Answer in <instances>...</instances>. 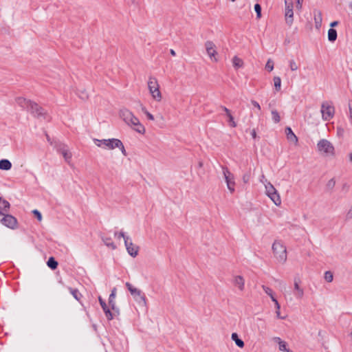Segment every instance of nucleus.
<instances>
[{
    "instance_id": "1",
    "label": "nucleus",
    "mask_w": 352,
    "mask_h": 352,
    "mask_svg": "<svg viewBox=\"0 0 352 352\" xmlns=\"http://www.w3.org/2000/svg\"><path fill=\"white\" fill-rule=\"evenodd\" d=\"M120 116L124 122L130 126L136 132L144 134L146 131L145 127L140 123L139 119L134 114L126 108L120 110Z\"/></svg>"
},
{
    "instance_id": "2",
    "label": "nucleus",
    "mask_w": 352,
    "mask_h": 352,
    "mask_svg": "<svg viewBox=\"0 0 352 352\" xmlns=\"http://www.w3.org/2000/svg\"><path fill=\"white\" fill-rule=\"evenodd\" d=\"M272 250L278 262L284 263L287 261L286 247L280 241H275L274 242Z\"/></svg>"
},
{
    "instance_id": "3",
    "label": "nucleus",
    "mask_w": 352,
    "mask_h": 352,
    "mask_svg": "<svg viewBox=\"0 0 352 352\" xmlns=\"http://www.w3.org/2000/svg\"><path fill=\"white\" fill-rule=\"evenodd\" d=\"M265 188L267 197L270 198L276 206H279L281 204V199L274 186L270 182H267L265 184Z\"/></svg>"
},
{
    "instance_id": "4",
    "label": "nucleus",
    "mask_w": 352,
    "mask_h": 352,
    "mask_svg": "<svg viewBox=\"0 0 352 352\" xmlns=\"http://www.w3.org/2000/svg\"><path fill=\"white\" fill-rule=\"evenodd\" d=\"M321 113L322 119L325 121L330 120L334 116L335 108L329 102H324L321 105Z\"/></svg>"
},
{
    "instance_id": "5",
    "label": "nucleus",
    "mask_w": 352,
    "mask_h": 352,
    "mask_svg": "<svg viewBox=\"0 0 352 352\" xmlns=\"http://www.w3.org/2000/svg\"><path fill=\"white\" fill-rule=\"evenodd\" d=\"M318 151L326 155H333L334 147L333 144L326 139L320 140L317 144Z\"/></svg>"
},
{
    "instance_id": "6",
    "label": "nucleus",
    "mask_w": 352,
    "mask_h": 352,
    "mask_svg": "<svg viewBox=\"0 0 352 352\" xmlns=\"http://www.w3.org/2000/svg\"><path fill=\"white\" fill-rule=\"evenodd\" d=\"M34 117L38 118V119H43L47 120L48 118V116L47 114V112L38 106V104L35 102H32L31 104L30 109L28 110Z\"/></svg>"
},
{
    "instance_id": "7",
    "label": "nucleus",
    "mask_w": 352,
    "mask_h": 352,
    "mask_svg": "<svg viewBox=\"0 0 352 352\" xmlns=\"http://www.w3.org/2000/svg\"><path fill=\"white\" fill-rule=\"evenodd\" d=\"M223 174L227 184V187L231 193L234 192V177L233 174L229 170L227 167L222 166Z\"/></svg>"
},
{
    "instance_id": "8",
    "label": "nucleus",
    "mask_w": 352,
    "mask_h": 352,
    "mask_svg": "<svg viewBox=\"0 0 352 352\" xmlns=\"http://www.w3.org/2000/svg\"><path fill=\"white\" fill-rule=\"evenodd\" d=\"M285 21L287 25L291 26L294 21V11H293V3L292 1H285Z\"/></svg>"
},
{
    "instance_id": "9",
    "label": "nucleus",
    "mask_w": 352,
    "mask_h": 352,
    "mask_svg": "<svg viewBox=\"0 0 352 352\" xmlns=\"http://www.w3.org/2000/svg\"><path fill=\"white\" fill-rule=\"evenodd\" d=\"M126 287L130 292L131 294L133 296L135 300H139L138 298L136 297V294H138V297L142 301V303L144 305H146V296L142 292L141 290L134 287L130 283L126 282Z\"/></svg>"
},
{
    "instance_id": "10",
    "label": "nucleus",
    "mask_w": 352,
    "mask_h": 352,
    "mask_svg": "<svg viewBox=\"0 0 352 352\" xmlns=\"http://www.w3.org/2000/svg\"><path fill=\"white\" fill-rule=\"evenodd\" d=\"M124 245L127 252L133 257H135L138 254V247L135 245L130 238L125 239Z\"/></svg>"
},
{
    "instance_id": "11",
    "label": "nucleus",
    "mask_w": 352,
    "mask_h": 352,
    "mask_svg": "<svg viewBox=\"0 0 352 352\" xmlns=\"http://www.w3.org/2000/svg\"><path fill=\"white\" fill-rule=\"evenodd\" d=\"M1 223L10 228H14L16 226V219L11 214H5L1 219Z\"/></svg>"
},
{
    "instance_id": "12",
    "label": "nucleus",
    "mask_w": 352,
    "mask_h": 352,
    "mask_svg": "<svg viewBox=\"0 0 352 352\" xmlns=\"http://www.w3.org/2000/svg\"><path fill=\"white\" fill-rule=\"evenodd\" d=\"M206 50L208 55L211 59H213L214 61L217 62V58H216V55L217 52L215 49V45L212 41H208L205 43Z\"/></svg>"
},
{
    "instance_id": "13",
    "label": "nucleus",
    "mask_w": 352,
    "mask_h": 352,
    "mask_svg": "<svg viewBox=\"0 0 352 352\" xmlns=\"http://www.w3.org/2000/svg\"><path fill=\"white\" fill-rule=\"evenodd\" d=\"M116 288L114 287L111 290V293L109 297V305L111 307V309L116 313L119 314V309L116 305Z\"/></svg>"
},
{
    "instance_id": "14",
    "label": "nucleus",
    "mask_w": 352,
    "mask_h": 352,
    "mask_svg": "<svg viewBox=\"0 0 352 352\" xmlns=\"http://www.w3.org/2000/svg\"><path fill=\"white\" fill-rule=\"evenodd\" d=\"M57 151L58 153L62 154L67 162H69L72 157V153L69 152L67 147L65 144H60L57 147Z\"/></svg>"
},
{
    "instance_id": "15",
    "label": "nucleus",
    "mask_w": 352,
    "mask_h": 352,
    "mask_svg": "<svg viewBox=\"0 0 352 352\" xmlns=\"http://www.w3.org/2000/svg\"><path fill=\"white\" fill-rule=\"evenodd\" d=\"M300 283L299 278H294V295L296 298L300 299L303 297L304 295V290L302 288H301L299 285Z\"/></svg>"
},
{
    "instance_id": "16",
    "label": "nucleus",
    "mask_w": 352,
    "mask_h": 352,
    "mask_svg": "<svg viewBox=\"0 0 352 352\" xmlns=\"http://www.w3.org/2000/svg\"><path fill=\"white\" fill-rule=\"evenodd\" d=\"M98 301L100 302V305H101L103 311L104 312L105 316L108 320H111L113 318V315L110 311L109 308L107 307L106 302L103 299L99 296L98 297Z\"/></svg>"
},
{
    "instance_id": "17",
    "label": "nucleus",
    "mask_w": 352,
    "mask_h": 352,
    "mask_svg": "<svg viewBox=\"0 0 352 352\" xmlns=\"http://www.w3.org/2000/svg\"><path fill=\"white\" fill-rule=\"evenodd\" d=\"M314 12V23L315 27L317 29L320 28L322 25V12L319 10L315 9L313 11Z\"/></svg>"
},
{
    "instance_id": "18",
    "label": "nucleus",
    "mask_w": 352,
    "mask_h": 352,
    "mask_svg": "<svg viewBox=\"0 0 352 352\" xmlns=\"http://www.w3.org/2000/svg\"><path fill=\"white\" fill-rule=\"evenodd\" d=\"M16 103L23 109H26L28 111L30 109V107L33 102L31 100H28L24 98L19 97L16 99Z\"/></svg>"
},
{
    "instance_id": "19",
    "label": "nucleus",
    "mask_w": 352,
    "mask_h": 352,
    "mask_svg": "<svg viewBox=\"0 0 352 352\" xmlns=\"http://www.w3.org/2000/svg\"><path fill=\"white\" fill-rule=\"evenodd\" d=\"M233 283L236 287H238V288L243 291L244 289V285H245V280L243 276H236L234 278Z\"/></svg>"
},
{
    "instance_id": "20",
    "label": "nucleus",
    "mask_w": 352,
    "mask_h": 352,
    "mask_svg": "<svg viewBox=\"0 0 352 352\" xmlns=\"http://www.w3.org/2000/svg\"><path fill=\"white\" fill-rule=\"evenodd\" d=\"M285 133L287 135V138L289 141L294 142L295 144H297L298 142V138L296 135L293 133L292 129L289 126L285 128Z\"/></svg>"
},
{
    "instance_id": "21",
    "label": "nucleus",
    "mask_w": 352,
    "mask_h": 352,
    "mask_svg": "<svg viewBox=\"0 0 352 352\" xmlns=\"http://www.w3.org/2000/svg\"><path fill=\"white\" fill-rule=\"evenodd\" d=\"M148 88L149 91L155 89V88H160L157 80L155 77L150 76L148 81Z\"/></svg>"
},
{
    "instance_id": "22",
    "label": "nucleus",
    "mask_w": 352,
    "mask_h": 352,
    "mask_svg": "<svg viewBox=\"0 0 352 352\" xmlns=\"http://www.w3.org/2000/svg\"><path fill=\"white\" fill-rule=\"evenodd\" d=\"M116 140H119L118 139L112 138V139H108V140H102V144H104L105 146L108 147L109 149H113L116 148L114 144H116Z\"/></svg>"
},
{
    "instance_id": "23",
    "label": "nucleus",
    "mask_w": 352,
    "mask_h": 352,
    "mask_svg": "<svg viewBox=\"0 0 352 352\" xmlns=\"http://www.w3.org/2000/svg\"><path fill=\"white\" fill-rule=\"evenodd\" d=\"M12 168V163L6 159L0 160V169L3 170H8Z\"/></svg>"
},
{
    "instance_id": "24",
    "label": "nucleus",
    "mask_w": 352,
    "mask_h": 352,
    "mask_svg": "<svg viewBox=\"0 0 352 352\" xmlns=\"http://www.w3.org/2000/svg\"><path fill=\"white\" fill-rule=\"evenodd\" d=\"M231 338L239 348H243L244 346V342L239 338L236 333H232Z\"/></svg>"
},
{
    "instance_id": "25",
    "label": "nucleus",
    "mask_w": 352,
    "mask_h": 352,
    "mask_svg": "<svg viewBox=\"0 0 352 352\" xmlns=\"http://www.w3.org/2000/svg\"><path fill=\"white\" fill-rule=\"evenodd\" d=\"M68 289L71 294L73 296V297L78 301H80L81 298L82 297V295L80 294V292L77 289H74L72 287H69Z\"/></svg>"
},
{
    "instance_id": "26",
    "label": "nucleus",
    "mask_w": 352,
    "mask_h": 352,
    "mask_svg": "<svg viewBox=\"0 0 352 352\" xmlns=\"http://www.w3.org/2000/svg\"><path fill=\"white\" fill-rule=\"evenodd\" d=\"M150 93L153 98L156 101H160L162 100V94L160 88H155V89L151 91Z\"/></svg>"
},
{
    "instance_id": "27",
    "label": "nucleus",
    "mask_w": 352,
    "mask_h": 352,
    "mask_svg": "<svg viewBox=\"0 0 352 352\" xmlns=\"http://www.w3.org/2000/svg\"><path fill=\"white\" fill-rule=\"evenodd\" d=\"M337 38V31L333 28L328 30V39L330 42H334Z\"/></svg>"
},
{
    "instance_id": "28",
    "label": "nucleus",
    "mask_w": 352,
    "mask_h": 352,
    "mask_svg": "<svg viewBox=\"0 0 352 352\" xmlns=\"http://www.w3.org/2000/svg\"><path fill=\"white\" fill-rule=\"evenodd\" d=\"M232 64H233V66L234 67V68L239 69V68L243 67V62L241 58L235 56L232 58Z\"/></svg>"
},
{
    "instance_id": "29",
    "label": "nucleus",
    "mask_w": 352,
    "mask_h": 352,
    "mask_svg": "<svg viewBox=\"0 0 352 352\" xmlns=\"http://www.w3.org/2000/svg\"><path fill=\"white\" fill-rule=\"evenodd\" d=\"M47 265L52 270H55L57 268L58 264L54 257H50L47 262Z\"/></svg>"
},
{
    "instance_id": "30",
    "label": "nucleus",
    "mask_w": 352,
    "mask_h": 352,
    "mask_svg": "<svg viewBox=\"0 0 352 352\" xmlns=\"http://www.w3.org/2000/svg\"><path fill=\"white\" fill-rule=\"evenodd\" d=\"M102 241L107 247L111 248L112 250H115L116 248V245L113 242H112L111 238L105 237L102 239Z\"/></svg>"
},
{
    "instance_id": "31",
    "label": "nucleus",
    "mask_w": 352,
    "mask_h": 352,
    "mask_svg": "<svg viewBox=\"0 0 352 352\" xmlns=\"http://www.w3.org/2000/svg\"><path fill=\"white\" fill-rule=\"evenodd\" d=\"M274 83L276 91H278L280 90L281 88V79L278 76L274 77Z\"/></svg>"
},
{
    "instance_id": "32",
    "label": "nucleus",
    "mask_w": 352,
    "mask_h": 352,
    "mask_svg": "<svg viewBox=\"0 0 352 352\" xmlns=\"http://www.w3.org/2000/svg\"><path fill=\"white\" fill-rule=\"evenodd\" d=\"M115 142H116V144H114V146H116V148H119L121 150L122 153L124 156H126V150L124 148V146L122 142L120 140H116Z\"/></svg>"
},
{
    "instance_id": "33",
    "label": "nucleus",
    "mask_w": 352,
    "mask_h": 352,
    "mask_svg": "<svg viewBox=\"0 0 352 352\" xmlns=\"http://www.w3.org/2000/svg\"><path fill=\"white\" fill-rule=\"evenodd\" d=\"M272 120L275 123H278L280 120V117L278 112L276 110L272 111Z\"/></svg>"
},
{
    "instance_id": "34",
    "label": "nucleus",
    "mask_w": 352,
    "mask_h": 352,
    "mask_svg": "<svg viewBox=\"0 0 352 352\" xmlns=\"http://www.w3.org/2000/svg\"><path fill=\"white\" fill-rule=\"evenodd\" d=\"M141 109H142V112L146 116V117L148 120H154V116L151 113H149L147 111V109H146V107L144 106H143L142 104H141Z\"/></svg>"
},
{
    "instance_id": "35",
    "label": "nucleus",
    "mask_w": 352,
    "mask_h": 352,
    "mask_svg": "<svg viewBox=\"0 0 352 352\" xmlns=\"http://www.w3.org/2000/svg\"><path fill=\"white\" fill-rule=\"evenodd\" d=\"M262 288L264 290V292H265V294H267L271 298L272 300V298H275L274 296L273 291L271 288H270L265 285H262Z\"/></svg>"
},
{
    "instance_id": "36",
    "label": "nucleus",
    "mask_w": 352,
    "mask_h": 352,
    "mask_svg": "<svg viewBox=\"0 0 352 352\" xmlns=\"http://www.w3.org/2000/svg\"><path fill=\"white\" fill-rule=\"evenodd\" d=\"M335 185H336V181H335L334 178H332L328 181V182L326 185V188L328 190H332L333 189V188L335 187Z\"/></svg>"
},
{
    "instance_id": "37",
    "label": "nucleus",
    "mask_w": 352,
    "mask_h": 352,
    "mask_svg": "<svg viewBox=\"0 0 352 352\" xmlns=\"http://www.w3.org/2000/svg\"><path fill=\"white\" fill-rule=\"evenodd\" d=\"M1 202H2V206H3V208H1L2 210V211H3L5 212H8L10 207V203L6 200H2V199H1Z\"/></svg>"
},
{
    "instance_id": "38",
    "label": "nucleus",
    "mask_w": 352,
    "mask_h": 352,
    "mask_svg": "<svg viewBox=\"0 0 352 352\" xmlns=\"http://www.w3.org/2000/svg\"><path fill=\"white\" fill-rule=\"evenodd\" d=\"M254 10L256 13V18L260 19L261 17V6L258 3L254 5Z\"/></svg>"
},
{
    "instance_id": "39",
    "label": "nucleus",
    "mask_w": 352,
    "mask_h": 352,
    "mask_svg": "<svg viewBox=\"0 0 352 352\" xmlns=\"http://www.w3.org/2000/svg\"><path fill=\"white\" fill-rule=\"evenodd\" d=\"M278 345H279V350L280 351H285V352H292L291 350H289V349L287 348V343H286V342L283 341Z\"/></svg>"
},
{
    "instance_id": "40",
    "label": "nucleus",
    "mask_w": 352,
    "mask_h": 352,
    "mask_svg": "<svg viewBox=\"0 0 352 352\" xmlns=\"http://www.w3.org/2000/svg\"><path fill=\"white\" fill-rule=\"evenodd\" d=\"M324 279L328 282V283H331L332 282L333 279V274L329 272V271H327L324 273Z\"/></svg>"
},
{
    "instance_id": "41",
    "label": "nucleus",
    "mask_w": 352,
    "mask_h": 352,
    "mask_svg": "<svg viewBox=\"0 0 352 352\" xmlns=\"http://www.w3.org/2000/svg\"><path fill=\"white\" fill-rule=\"evenodd\" d=\"M114 236H115L116 237H117L118 239H120V238H123L124 241H125V239H126V238H130L129 236L126 235V234H124V232H122V231H121V232H116L114 233Z\"/></svg>"
},
{
    "instance_id": "42",
    "label": "nucleus",
    "mask_w": 352,
    "mask_h": 352,
    "mask_svg": "<svg viewBox=\"0 0 352 352\" xmlns=\"http://www.w3.org/2000/svg\"><path fill=\"white\" fill-rule=\"evenodd\" d=\"M227 116L228 118V122H229L230 126H232V127H236V124L234 122V117L232 116V114L230 113Z\"/></svg>"
},
{
    "instance_id": "43",
    "label": "nucleus",
    "mask_w": 352,
    "mask_h": 352,
    "mask_svg": "<svg viewBox=\"0 0 352 352\" xmlns=\"http://www.w3.org/2000/svg\"><path fill=\"white\" fill-rule=\"evenodd\" d=\"M265 68L269 72H271L274 69V63L271 59H269L265 65Z\"/></svg>"
},
{
    "instance_id": "44",
    "label": "nucleus",
    "mask_w": 352,
    "mask_h": 352,
    "mask_svg": "<svg viewBox=\"0 0 352 352\" xmlns=\"http://www.w3.org/2000/svg\"><path fill=\"white\" fill-rule=\"evenodd\" d=\"M289 68L292 71H296L298 69V65L294 60L289 61Z\"/></svg>"
},
{
    "instance_id": "45",
    "label": "nucleus",
    "mask_w": 352,
    "mask_h": 352,
    "mask_svg": "<svg viewBox=\"0 0 352 352\" xmlns=\"http://www.w3.org/2000/svg\"><path fill=\"white\" fill-rule=\"evenodd\" d=\"M32 212L39 221L42 220V214L38 210H34Z\"/></svg>"
},
{
    "instance_id": "46",
    "label": "nucleus",
    "mask_w": 352,
    "mask_h": 352,
    "mask_svg": "<svg viewBox=\"0 0 352 352\" xmlns=\"http://www.w3.org/2000/svg\"><path fill=\"white\" fill-rule=\"evenodd\" d=\"M272 301L275 304V307H276V310H280V304L278 303V300L276 299V298H272Z\"/></svg>"
},
{
    "instance_id": "47",
    "label": "nucleus",
    "mask_w": 352,
    "mask_h": 352,
    "mask_svg": "<svg viewBox=\"0 0 352 352\" xmlns=\"http://www.w3.org/2000/svg\"><path fill=\"white\" fill-rule=\"evenodd\" d=\"M296 8L300 10L302 8V3L303 0H296Z\"/></svg>"
},
{
    "instance_id": "48",
    "label": "nucleus",
    "mask_w": 352,
    "mask_h": 352,
    "mask_svg": "<svg viewBox=\"0 0 352 352\" xmlns=\"http://www.w3.org/2000/svg\"><path fill=\"white\" fill-rule=\"evenodd\" d=\"M250 175L249 174H245L243 176V181L244 183H248L250 180Z\"/></svg>"
},
{
    "instance_id": "49",
    "label": "nucleus",
    "mask_w": 352,
    "mask_h": 352,
    "mask_svg": "<svg viewBox=\"0 0 352 352\" xmlns=\"http://www.w3.org/2000/svg\"><path fill=\"white\" fill-rule=\"evenodd\" d=\"M251 102L254 107L257 108L258 110H261V106L256 101L252 100Z\"/></svg>"
},
{
    "instance_id": "50",
    "label": "nucleus",
    "mask_w": 352,
    "mask_h": 352,
    "mask_svg": "<svg viewBox=\"0 0 352 352\" xmlns=\"http://www.w3.org/2000/svg\"><path fill=\"white\" fill-rule=\"evenodd\" d=\"M220 108L226 113V116L231 113L230 111L227 107L224 106H221Z\"/></svg>"
},
{
    "instance_id": "51",
    "label": "nucleus",
    "mask_w": 352,
    "mask_h": 352,
    "mask_svg": "<svg viewBox=\"0 0 352 352\" xmlns=\"http://www.w3.org/2000/svg\"><path fill=\"white\" fill-rule=\"evenodd\" d=\"M260 182H262L263 184H264V185L265 184H267V182H269L267 179L265 178V175H262L260 177Z\"/></svg>"
},
{
    "instance_id": "52",
    "label": "nucleus",
    "mask_w": 352,
    "mask_h": 352,
    "mask_svg": "<svg viewBox=\"0 0 352 352\" xmlns=\"http://www.w3.org/2000/svg\"><path fill=\"white\" fill-rule=\"evenodd\" d=\"M273 340L278 344L283 342V340L279 337L273 338Z\"/></svg>"
},
{
    "instance_id": "53",
    "label": "nucleus",
    "mask_w": 352,
    "mask_h": 352,
    "mask_svg": "<svg viewBox=\"0 0 352 352\" xmlns=\"http://www.w3.org/2000/svg\"><path fill=\"white\" fill-rule=\"evenodd\" d=\"M94 142L98 146H101L102 144V141L98 139H94Z\"/></svg>"
},
{
    "instance_id": "54",
    "label": "nucleus",
    "mask_w": 352,
    "mask_h": 352,
    "mask_svg": "<svg viewBox=\"0 0 352 352\" xmlns=\"http://www.w3.org/2000/svg\"><path fill=\"white\" fill-rule=\"evenodd\" d=\"M276 317L278 318H279V319H284L285 318L284 317L280 316V310H276Z\"/></svg>"
},
{
    "instance_id": "55",
    "label": "nucleus",
    "mask_w": 352,
    "mask_h": 352,
    "mask_svg": "<svg viewBox=\"0 0 352 352\" xmlns=\"http://www.w3.org/2000/svg\"><path fill=\"white\" fill-rule=\"evenodd\" d=\"M252 137L255 139L256 138V133L255 129H253L251 132Z\"/></svg>"
},
{
    "instance_id": "56",
    "label": "nucleus",
    "mask_w": 352,
    "mask_h": 352,
    "mask_svg": "<svg viewBox=\"0 0 352 352\" xmlns=\"http://www.w3.org/2000/svg\"><path fill=\"white\" fill-rule=\"evenodd\" d=\"M338 21H333V22L330 24V25H331V28H333V27H334V26L337 25H338Z\"/></svg>"
},
{
    "instance_id": "57",
    "label": "nucleus",
    "mask_w": 352,
    "mask_h": 352,
    "mask_svg": "<svg viewBox=\"0 0 352 352\" xmlns=\"http://www.w3.org/2000/svg\"><path fill=\"white\" fill-rule=\"evenodd\" d=\"M170 54H171L172 56H175L176 55V52H175V51L174 50H173V49H170Z\"/></svg>"
},
{
    "instance_id": "58",
    "label": "nucleus",
    "mask_w": 352,
    "mask_h": 352,
    "mask_svg": "<svg viewBox=\"0 0 352 352\" xmlns=\"http://www.w3.org/2000/svg\"><path fill=\"white\" fill-rule=\"evenodd\" d=\"M5 214H4V212L2 211V210L0 208V217L3 216L4 217Z\"/></svg>"
},
{
    "instance_id": "59",
    "label": "nucleus",
    "mask_w": 352,
    "mask_h": 352,
    "mask_svg": "<svg viewBox=\"0 0 352 352\" xmlns=\"http://www.w3.org/2000/svg\"><path fill=\"white\" fill-rule=\"evenodd\" d=\"M80 97L83 99L87 98V96L85 94H83V96H81Z\"/></svg>"
},
{
    "instance_id": "60",
    "label": "nucleus",
    "mask_w": 352,
    "mask_h": 352,
    "mask_svg": "<svg viewBox=\"0 0 352 352\" xmlns=\"http://www.w3.org/2000/svg\"><path fill=\"white\" fill-rule=\"evenodd\" d=\"M203 166V162H199V167L201 168Z\"/></svg>"
},
{
    "instance_id": "61",
    "label": "nucleus",
    "mask_w": 352,
    "mask_h": 352,
    "mask_svg": "<svg viewBox=\"0 0 352 352\" xmlns=\"http://www.w3.org/2000/svg\"><path fill=\"white\" fill-rule=\"evenodd\" d=\"M136 297L138 298L139 300H137L138 302H142V301L140 299V298L138 297V294H136Z\"/></svg>"
},
{
    "instance_id": "62",
    "label": "nucleus",
    "mask_w": 352,
    "mask_h": 352,
    "mask_svg": "<svg viewBox=\"0 0 352 352\" xmlns=\"http://www.w3.org/2000/svg\"><path fill=\"white\" fill-rule=\"evenodd\" d=\"M47 140L48 142H50V138L47 134H46Z\"/></svg>"
},
{
    "instance_id": "63",
    "label": "nucleus",
    "mask_w": 352,
    "mask_h": 352,
    "mask_svg": "<svg viewBox=\"0 0 352 352\" xmlns=\"http://www.w3.org/2000/svg\"><path fill=\"white\" fill-rule=\"evenodd\" d=\"M350 161L352 162V153L349 155Z\"/></svg>"
},
{
    "instance_id": "64",
    "label": "nucleus",
    "mask_w": 352,
    "mask_h": 352,
    "mask_svg": "<svg viewBox=\"0 0 352 352\" xmlns=\"http://www.w3.org/2000/svg\"><path fill=\"white\" fill-rule=\"evenodd\" d=\"M232 1H235L236 0H231Z\"/></svg>"
}]
</instances>
